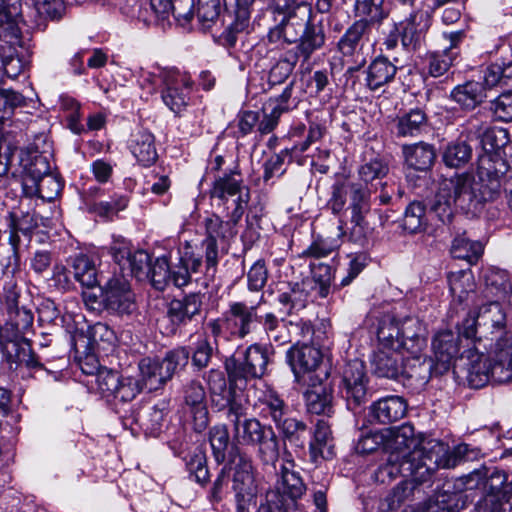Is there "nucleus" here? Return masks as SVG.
I'll return each mask as SVG.
<instances>
[{"instance_id":"obj_1","label":"nucleus","mask_w":512,"mask_h":512,"mask_svg":"<svg viewBox=\"0 0 512 512\" xmlns=\"http://www.w3.org/2000/svg\"><path fill=\"white\" fill-rule=\"evenodd\" d=\"M475 456V451L468 444L463 443L450 450L443 442L431 439L403 455L399 465L391 453L388 463L378 469L377 477L384 482L386 477L393 479L402 474L411 476L416 484H423L430 481L437 470L454 468L460 461H468Z\"/></svg>"},{"instance_id":"obj_2","label":"nucleus","mask_w":512,"mask_h":512,"mask_svg":"<svg viewBox=\"0 0 512 512\" xmlns=\"http://www.w3.org/2000/svg\"><path fill=\"white\" fill-rule=\"evenodd\" d=\"M506 163L500 157L481 155L476 175L457 174L442 183L453 197L455 207L476 215L486 202L496 200L501 193V175Z\"/></svg>"},{"instance_id":"obj_3","label":"nucleus","mask_w":512,"mask_h":512,"mask_svg":"<svg viewBox=\"0 0 512 512\" xmlns=\"http://www.w3.org/2000/svg\"><path fill=\"white\" fill-rule=\"evenodd\" d=\"M272 7L287 14L281 24L284 42L297 44L295 51L304 62L325 44V33L321 25L315 24L308 0H272Z\"/></svg>"},{"instance_id":"obj_4","label":"nucleus","mask_w":512,"mask_h":512,"mask_svg":"<svg viewBox=\"0 0 512 512\" xmlns=\"http://www.w3.org/2000/svg\"><path fill=\"white\" fill-rule=\"evenodd\" d=\"M266 302L264 294L258 296L257 301H234L229 304L225 313V324L232 336L244 339L255 332L261 324L269 340L279 345L291 341L286 321L279 319L273 312L264 315L259 313L262 304Z\"/></svg>"},{"instance_id":"obj_5","label":"nucleus","mask_w":512,"mask_h":512,"mask_svg":"<svg viewBox=\"0 0 512 512\" xmlns=\"http://www.w3.org/2000/svg\"><path fill=\"white\" fill-rule=\"evenodd\" d=\"M229 422L236 443L257 448V456L264 465H274L280 456V439L271 425L257 418L247 417V408L236 407Z\"/></svg>"},{"instance_id":"obj_6","label":"nucleus","mask_w":512,"mask_h":512,"mask_svg":"<svg viewBox=\"0 0 512 512\" xmlns=\"http://www.w3.org/2000/svg\"><path fill=\"white\" fill-rule=\"evenodd\" d=\"M377 338L384 347L396 348L408 355H418L427 346L426 328L412 316L396 319L385 315L379 323Z\"/></svg>"},{"instance_id":"obj_7","label":"nucleus","mask_w":512,"mask_h":512,"mask_svg":"<svg viewBox=\"0 0 512 512\" xmlns=\"http://www.w3.org/2000/svg\"><path fill=\"white\" fill-rule=\"evenodd\" d=\"M467 381L472 388H481L488 382L497 384L512 381V337L500 339L495 345V357L489 360L483 354L472 356Z\"/></svg>"},{"instance_id":"obj_8","label":"nucleus","mask_w":512,"mask_h":512,"mask_svg":"<svg viewBox=\"0 0 512 512\" xmlns=\"http://www.w3.org/2000/svg\"><path fill=\"white\" fill-rule=\"evenodd\" d=\"M259 405L261 416L271 419L283 441L304 448L307 424L293 416L288 404L275 391H266L259 398Z\"/></svg>"},{"instance_id":"obj_9","label":"nucleus","mask_w":512,"mask_h":512,"mask_svg":"<svg viewBox=\"0 0 512 512\" xmlns=\"http://www.w3.org/2000/svg\"><path fill=\"white\" fill-rule=\"evenodd\" d=\"M273 354L271 346L252 344L242 353H237L225 361L229 384L243 388L249 380L260 379L266 372Z\"/></svg>"},{"instance_id":"obj_10","label":"nucleus","mask_w":512,"mask_h":512,"mask_svg":"<svg viewBox=\"0 0 512 512\" xmlns=\"http://www.w3.org/2000/svg\"><path fill=\"white\" fill-rule=\"evenodd\" d=\"M236 224L237 223H234L232 220V213H230V219L228 221H223L217 215H212L205 220L206 238L203 241V247L205 249V272L204 280L201 283L203 287L207 288L209 283L214 281L219 261V243L224 244L227 240L236 235Z\"/></svg>"},{"instance_id":"obj_11","label":"nucleus","mask_w":512,"mask_h":512,"mask_svg":"<svg viewBox=\"0 0 512 512\" xmlns=\"http://www.w3.org/2000/svg\"><path fill=\"white\" fill-rule=\"evenodd\" d=\"M305 491L306 486L299 472L284 465L275 489L266 493L265 502L260 505L258 512H287L289 506L295 504Z\"/></svg>"},{"instance_id":"obj_12","label":"nucleus","mask_w":512,"mask_h":512,"mask_svg":"<svg viewBox=\"0 0 512 512\" xmlns=\"http://www.w3.org/2000/svg\"><path fill=\"white\" fill-rule=\"evenodd\" d=\"M210 195L224 205L232 198L234 208L231 213L234 223L242 218L250 199L249 189L243 185L242 175L237 167L214 180Z\"/></svg>"},{"instance_id":"obj_13","label":"nucleus","mask_w":512,"mask_h":512,"mask_svg":"<svg viewBox=\"0 0 512 512\" xmlns=\"http://www.w3.org/2000/svg\"><path fill=\"white\" fill-rule=\"evenodd\" d=\"M160 77L164 84L161 93L163 103L175 114L181 113L190 100L193 84L190 76L176 70H168L161 72Z\"/></svg>"},{"instance_id":"obj_14","label":"nucleus","mask_w":512,"mask_h":512,"mask_svg":"<svg viewBox=\"0 0 512 512\" xmlns=\"http://www.w3.org/2000/svg\"><path fill=\"white\" fill-rule=\"evenodd\" d=\"M368 377L360 360L347 363L343 371V393L349 410L356 411L368 401Z\"/></svg>"},{"instance_id":"obj_15","label":"nucleus","mask_w":512,"mask_h":512,"mask_svg":"<svg viewBox=\"0 0 512 512\" xmlns=\"http://www.w3.org/2000/svg\"><path fill=\"white\" fill-rule=\"evenodd\" d=\"M104 310L111 314L130 315L136 310L134 294L124 277H113L102 287Z\"/></svg>"},{"instance_id":"obj_16","label":"nucleus","mask_w":512,"mask_h":512,"mask_svg":"<svg viewBox=\"0 0 512 512\" xmlns=\"http://www.w3.org/2000/svg\"><path fill=\"white\" fill-rule=\"evenodd\" d=\"M184 404L191 415L193 429L203 432L209 424V412L206 401V391L200 381L191 380L183 389Z\"/></svg>"},{"instance_id":"obj_17","label":"nucleus","mask_w":512,"mask_h":512,"mask_svg":"<svg viewBox=\"0 0 512 512\" xmlns=\"http://www.w3.org/2000/svg\"><path fill=\"white\" fill-rule=\"evenodd\" d=\"M207 382L212 406L218 411H226L228 421L233 419L232 414L236 407L246 408L235 395L234 389L236 387L231 384L227 387L226 380L221 372L211 370Z\"/></svg>"},{"instance_id":"obj_18","label":"nucleus","mask_w":512,"mask_h":512,"mask_svg":"<svg viewBox=\"0 0 512 512\" xmlns=\"http://www.w3.org/2000/svg\"><path fill=\"white\" fill-rule=\"evenodd\" d=\"M4 307L7 314V320L1 330L4 332H17L25 334L32 327V310L21 304L20 295L14 289L9 290L4 298Z\"/></svg>"},{"instance_id":"obj_19","label":"nucleus","mask_w":512,"mask_h":512,"mask_svg":"<svg viewBox=\"0 0 512 512\" xmlns=\"http://www.w3.org/2000/svg\"><path fill=\"white\" fill-rule=\"evenodd\" d=\"M433 374H441L440 367L431 358L418 355H408L403 358V368L400 377L406 379L408 385L417 389L423 388L430 380Z\"/></svg>"},{"instance_id":"obj_20","label":"nucleus","mask_w":512,"mask_h":512,"mask_svg":"<svg viewBox=\"0 0 512 512\" xmlns=\"http://www.w3.org/2000/svg\"><path fill=\"white\" fill-rule=\"evenodd\" d=\"M287 362L289 363L297 382L301 377L315 371L322 361L321 351L312 345H295L287 351Z\"/></svg>"},{"instance_id":"obj_21","label":"nucleus","mask_w":512,"mask_h":512,"mask_svg":"<svg viewBox=\"0 0 512 512\" xmlns=\"http://www.w3.org/2000/svg\"><path fill=\"white\" fill-rule=\"evenodd\" d=\"M201 293H190L181 299H173L168 306L167 317L176 327L188 325L200 315L202 307Z\"/></svg>"},{"instance_id":"obj_22","label":"nucleus","mask_w":512,"mask_h":512,"mask_svg":"<svg viewBox=\"0 0 512 512\" xmlns=\"http://www.w3.org/2000/svg\"><path fill=\"white\" fill-rule=\"evenodd\" d=\"M404 353L396 348L384 347L379 342L371 359L373 372L379 377L398 379L403 368Z\"/></svg>"},{"instance_id":"obj_23","label":"nucleus","mask_w":512,"mask_h":512,"mask_svg":"<svg viewBox=\"0 0 512 512\" xmlns=\"http://www.w3.org/2000/svg\"><path fill=\"white\" fill-rule=\"evenodd\" d=\"M373 25L363 20H356L348 27L339 39L337 47L344 56H353L363 51L371 44V30Z\"/></svg>"},{"instance_id":"obj_24","label":"nucleus","mask_w":512,"mask_h":512,"mask_svg":"<svg viewBox=\"0 0 512 512\" xmlns=\"http://www.w3.org/2000/svg\"><path fill=\"white\" fill-rule=\"evenodd\" d=\"M233 489L236 496L245 500H254L257 495V484L254 476V467L251 458L239 454L235 460Z\"/></svg>"},{"instance_id":"obj_25","label":"nucleus","mask_w":512,"mask_h":512,"mask_svg":"<svg viewBox=\"0 0 512 512\" xmlns=\"http://www.w3.org/2000/svg\"><path fill=\"white\" fill-rule=\"evenodd\" d=\"M430 26L429 16L421 10H412L407 18L400 21L401 42L407 49H415L423 34Z\"/></svg>"},{"instance_id":"obj_26","label":"nucleus","mask_w":512,"mask_h":512,"mask_svg":"<svg viewBox=\"0 0 512 512\" xmlns=\"http://www.w3.org/2000/svg\"><path fill=\"white\" fill-rule=\"evenodd\" d=\"M189 249V247H186V250L180 256L179 264L171 269L170 282L178 288L187 286L193 280L199 282V278H193V276L200 272L202 258Z\"/></svg>"},{"instance_id":"obj_27","label":"nucleus","mask_w":512,"mask_h":512,"mask_svg":"<svg viewBox=\"0 0 512 512\" xmlns=\"http://www.w3.org/2000/svg\"><path fill=\"white\" fill-rule=\"evenodd\" d=\"M20 165L26 173L23 178V190L26 189V185L50 174V165L47 158L32 146L20 151Z\"/></svg>"},{"instance_id":"obj_28","label":"nucleus","mask_w":512,"mask_h":512,"mask_svg":"<svg viewBox=\"0 0 512 512\" xmlns=\"http://www.w3.org/2000/svg\"><path fill=\"white\" fill-rule=\"evenodd\" d=\"M20 165L26 173L23 178V190L26 189V185L50 174V165L47 158L32 146L20 151Z\"/></svg>"},{"instance_id":"obj_29","label":"nucleus","mask_w":512,"mask_h":512,"mask_svg":"<svg viewBox=\"0 0 512 512\" xmlns=\"http://www.w3.org/2000/svg\"><path fill=\"white\" fill-rule=\"evenodd\" d=\"M333 438L329 424L324 420H318L312 439L309 443L310 459L314 463L328 460L334 456Z\"/></svg>"},{"instance_id":"obj_30","label":"nucleus","mask_w":512,"mask_h":512,"mask_svg":"<svg viewBox=\"0 0 512 512\" xmlns=\"http://www.w3.org/2000/svg\"><path fill=\"white\" fill-rule=\"evenodd\" d=\"M21 17V0H0V38L8 43L20 37L18 21Z\"/></svg>"},{"instance_id":"obj_31","label":"nucleus","mask_w":512,"mask_h":512,"mask_svg":"<svg viewBox=\"0 0 512 512\" xmlns=\"http://www.w3.org/2000/svg\"><path fill=\"white\" fill-rule=\"evenodd\" d=\"M428 128V117L424 110L413 108L396 117L394 132L397 137H416Z\"/></svg>"},{"instance_id":"obj_32","label":"nucleus","mask_w":512,"mask_h":512,"mask_svg":"<svg viewBox=\"0 0 512 512\" xmlns=\"http://www.w3.org/2000/svg\"><path fill=\"white\" fill-rule=\"evenodd\" d=\"M373 418L382 424L402 419L407 413V403L400 396H388L373 403L370 407Z\"/></svg>"},{"instance_id":"obj_33","label":"nucleus","mask_w":512,"mask_h":512,"mask_svg":"<svg viewBox=\"0 0 512 512\" xmlns=\"http://www.w3.org/2000/svg\"><path fill=\"white\" fill-rule=\"evenodd\" d=\"M432 349L437 365L440 367V373H443L459 352L458 336L451 331L439 332L432 341Z\"/></svg>"},{"instance_id":"obj_34","label":"nucleus","mask_w":512,"mask_h":512,"mask_svg":"<svg viewBox=\"0 0 512 512\" xmlns=\"http://www.w3.org/2000/svg\"><path fill=\"white\" fill-rule=\"evenodd\" d=\"M397 66L388 58L378 56L367 68L366 85L371 91H376L389 84L395 78Z\"/></svg>"},{"instance_id":"obj_35","label":"nucleus","mask_w":512,"mask_h":512,"mask_svg":"<svg viewBox=\"0 0 512 512\" xmlns=\"http://www.w3.org/2000/svg\"><path fill=\"white\" fill-rule=\"evenodd\" d=\"M307 411L316 415L333 413V390L330 385L311 386L304 394Z\"/></svg>"},{"instance_id":"obj_36","label":"nucleus","mask_w":512,"mask_h":512,"mask_svg":"<svg viewBox=\"0 0 512 512\" xmlns=\"http://www.w3.org/2000/svg\"><path fill=\"white\" fill-rule=\"evenodd\" d=\"M129 149L143 166H150L158 158L155 137L147 130H139L132 134Z\"/></svg>"},{"instance_id":"obj_37","label":"nucleus","mask_w":512,"mask_h":512,"mask_svg":"<svg viewBox=\"0 0 512 512\" xmlns=\"http://www.w3.org/2000/svg\"><path fill=\"white\" fill-rule=\"evenodd\" d=\"M406 164L417 171H428L435 159L434 146L425 142H419L402 147Z\"/></svg>"},{"instance_id":"obj_38","label":"nucleus","mask_w":512,"mask_h":512,"mask_svg":"<svg viewBox=\"0 0 512 512\" xmlns=\"http://www.w3.org/2000/svg\"><path fill=\"white\" fill-rule=\"evenodd\" d=\"M414 435V427L408 423L392 428L389 431L388 447L394 451L393 453L396 456V460L403 458V455H407L410 452H406V450H409L411 447H413V449L419 447L426 441L423 440L419 444H416ZM429 440L430 439L427 441Z\"/></svg>"},{"instance_id":"obj_39","label":"nucleus","mask_w":512,"mask_h":512,"mask_svg":"<svg viewBox=\"0 0 512 512\" xmlns=\"http://www.w3.org/2000/svg\"><path fill=\"white\" fill-rule=\"evenodd\" d=\"M389 173L388 164L379 158L371 159L358 168L359 181L364 187L370 186L376 192L379 185H385L384 179Z\"/></svg>"},{"instance_id":"obj_40","label":"nucleus","mask_w":512,"mask_h":512,"mask_svg":"<svg viewBox=\"0 0 512 512\" xmlns=\"http://www.w3.org/2000/svg\"><path fill=\"white\" fill-rule=\"evenodd\" d=\"M139 379L144 389L155 391L161 388L168 380L159 359L143 358L139 362Z\"/></svg>"},{"instance_id":"obj_41","label":"nucleus","mask_w":512,"mask_h":512,"mask_svg":"<svg viewBox=\"0 0 512 512\" xmlns=\"http://www.w3.org/2000/svg\"><path fill=\"white\" fill-rule=\"evenodd\" d=\"M484 92L481 83L468 81L455 87L451 92V98L464 109H474L485 98Z\"/></svg>"},{"instance_id":"obj_42","label":"nucleus","mask_w":512,"mask_h":512,"mask_svg":"<svg viewBox=\"0 0 512 512\" xmlns=\"http://www.w3.org/2000/svg\"><path fill=\"white\" fill-rule=\"evenodd\" d=\"M350 204L348 209L351 217L361 219L370 211V197L374 192L370 186L364 187L362 183L350 182L348 184Z\"/></svg>"},{"instance_id":"obj_43","label":"nucleus","mask_w":512,"mask_h":512,"mask_svg":"<svg viewBox=\"0 0 512 512\" xmlns=\"http://www.w3.org/2000/svg\"><path fill=\"white\" fill-rule=\"evenodd\" d=\"M75 279L82 286L93 288L98 284L97 269L92 257L80 253L71 258Z\"/></svg>"},{"instance_id":"obj_44","label":"nucleus","mask_w":512,"mask_h":512,"mask_svg":"<svg viewBox=\"0 0 512 512\" xmlns=\"http://www.w3.org/2000/svg\"><path fill=\"white\" fill-rule=\"evenodd\" d=\"M61 189L62 183L60 180L50 173L36 182L33 181L32 184L26 185V189L23 191L29 197L37 196L51 202L60 194Z\"/></svg>"},{"instance_id":"obj_45","label":"nucleus","mask_w":512,"mask_h":512,"mask_svg":"<svg viewBox=\"0 0 512 512\" xmlns=\"http://www.w3.org/2000/svg\"><path fill=\"white\" fill-rule=\"evenodd\" d=\"M483 79L489 88L499 86L503 90H512V61L489 65L484 70Z\"/></svg>"},{"instance_id":"obj_46","label":"nucleus","mask_w":512,"mask_h":512,"mask_svg":"<svg viewBox=\"0 0 512 512\" xmlns=\"http://www.w3.org/2000/svg\"><path fill=\"white\" fill-rule=\"evenodd\" d=\"M308 297L309 293L306 282L302 281L290 283L288 290L279 294L278 301L280 304L287 307V312L290 314L305 308Z\"/></svg>"},{"instance_id":"obj_47","label":"nucleus","mask_w":512,"mask_h":512,"mask_svg":"<svg viewBox=\"0 0 512 512\" xmlns=\"http://www.w3.org/2000/svg\"><path fill=\"white\" fill-rule=\"evenodd\" d=\"M428 225L426 207L420 201H413L406 207L402 227L411 234L423 232Z\"/></svg>"},{"instance_id":"obj_48","label":"nucleus","mask_w":512,"mask_h":512,"mask_svg":"<svg viewBox=\"0 0 512 512\" xmlns=\"http://www.w3.org/2000/svg\"><path fill=\"white\" fill-rule=\"evenodd\" d=\"M355 11L361 17L360 20L373 26L380 24L389 15L385 0H356Z\"/></svg>"},{"instance_id":"obj_49","label":"nucleus","mask_w":512,"mask_h":512,"mask_svg":"<svg viewBox=\"0 0 512 512\" xmlns=\"http://www.w3.org/2000/svg\"><path fill=\"white\" fill-rule=\"evenodd\" d=\"M450 252L454 258L474 264L483 253V245L479 241H471L464 235H459L454 238Z\"/></svg>"},{"instance_id":"obj_50","label":"nucleus","mask_w":512,"mask_h":512,"mask_svg":"<svg viewBox=\"0 0 512 512\" xmlns=\"http://www.w3.org/2000/svg\"><path fill=\"white\" fill-rule=\"evenodd\" d=\"M510 142L508 130L501 127L487 128L481 136V146L485 153L494 157H502L497 153Z\"/></svg>"},{"instance_id":"obj_51","label":"nucleus","mask_w":512,"mask_h":512,"mask_svg":"<svg viewBox=\"0 0 512 512\" xmlns=\"http://www.w3.org/2000/svg\"><path fill=\"white\" fill-rule=\"evenodd\" d=\"M472 157V148L465 141L449 143L443 151L442 159L450 168H461L465 166Z\"/></svg>"},{"instance_id":"obj_52","label":"nucleus","mask_w":512,"mask_h":512,"mask_svg":"<svg viewBox=\"0 0 512 512\" xmlns=\"http://www.w3.org/2000/svg\"><path fill=\"white\" fill-rule=\"evenodd\" d=\"M486 286L497 298H506L512 293V277L505 270L491 269L485 274Z\"/></svg>"},{"instance_id":"obj_53","label":"nucleus","mask_w":512,"mask_h":512,"mask_svg":"<svg viewBox=\"0 0 512 512\" xmlns=\"http://www.w3.org/2000/svg\"><path fill=\"white\" fill-rule=\"evenodd\" d=\"M454 203L452 194L441 183L431 204V212L435 213L444 224L450 223L454 216Z\"/></svg>"},{"instance_id":"obj_54","label":"nucleus","mask_w":512,"mask_h":512,"mask_svg":"<svg viewBox=\"0 0 512 512\" xmlns=\"http://www.w3.org/2000/svg\"><path fill=\"white\" fill-rule=\"evenodd\" d=\"M189 357L190 351L186 347H178L165 354L160 363L168 380L188 364Z\"/></svg>"},{"instance_id":"obj_55","label":"nucleus","mask_w":512,"mask_h":512,"mask_svg":"<svg viewBox=\"0 0 512 512\" xmlns=\"http://www.w3.org/2000/svg\"><path fill=\"white\" fill-rule=\"evenodd\" d=\"M457 56L456 52L443 50L441 52L429 53L426 57L427 70L432 77L444 75L453 65Z\"/></svg>"},{"instance_id":"obj_56","label":"nucleus","mask_w":512,"mask_h":512,"mask_svg":"<svg viewBox=\"0 0 512 512\" xmlns=\"http://www.w3.org/2000/svg\"><path fill=\"white\" fill-rule=\"evenodd\" d=\"M209 440L213 455L218 463L226 458V451L230 443V436L226 425H217L211 428Z\"/></svg>"},{"instance_id":"obj_57","label":"nucleus","mask_w":512,"mask_h":512,"mask_svg":"<svg viewBox=\"0 0 512 512\" xmlns=\"http://www.w3.org/2000/svg\"><path fill=\"white\" fill-rule=\"evenodd\" d=\"M128 198L124 195H114L110 201H101L94 203H86L87 209L90 212L97 214L100 217L108 218L119 211L124 210L128 205Z\"/></svg>"},{"instance_id":"obj_58","label":"nucleus","mask_w":512,"mask_h":512,"mask_svg":"<svg viewBox=\"0 0 512 512\" xmlns=\"http://www.w3.org/2000/svg\"><path fill=\"white\" fill-rule=\"evenodd\" d=\"M300 55L289 52L284 58H281L270 70L269 82L272 85L283 83L294 70Z\"/></svg>"},{"instance_id":"obj_59","label":"nucleus","mask_w":512,"mask_h":512,"mask_svg":"<svg viewBox=\"0 0 512 512\" xmlns=\"http://www.w3.org/2000/svg\"><path fill=\"white\" fill-rule=\"evenodd\" d=\"M171 268L166 257H159L149 266V275L155 289L163 291L170 283Z\"/></svg>"},{"instance_id":"obj_60","label":"nucleus","mask_w":512,"mask_h":512,"mask_svg":"<svg viewBox=\"0 0 512 512\" xmlns=\"http://www.w3.org/2000/svg\"><path fill=\"white\" fill-rule=\"evenodd\" d=\"M311 273L317 294L321 298H326L330 293V285L332 279L331 267L324 263L310 264Z\"/></svg>"},{"instance_id":"obj_61","label":"nucleus","mask_w":512,"mask_h":512,"mask_svg":"<svg viewBox=\"0 0 512 512\" xmlns=\"http://www.w3.org/2000/svg\"><path fill=\"white\" fill-rule=\"evenodd\" d=\"M220 0H198L196 16L204 29H209L220 15Z\"/></svg>"},{"instance_id":"obj_62","label":"nucleus","mask_w":512,"mask_h":512,"mask_svg":"<svg viewBox=\"0 0 512 512\" xmlns=\"http://www.w3.org/2000/svg\"><path fill=\"white\" fill-rule=\"evenodd\" d=\"M484 325L490 324L492 327H502L505 323V313L498 301H493L480 307L477 320Z\"/></svg>"},{"instance_id":"obj_63","label":"nucleus","mask_w":512,"mask_h":512,"mask_svg":"<svg viewBox=\"0 0 512 512\" xmlns=\"http://www.w3.org/2000/svg\"><path fill=\"white\" fill-rule=\"evenodd\" d=\"M0 64L5 75L11 79H15L24 68V63L15 55V50L10 45L1 47Z\"/></svg>"},{"instance_id":"obj_64","label":"nucleus","mask_w":512,"mask_h":512,"mask_svg":"<svg viewBox=\"0 0 512 512\" xmlns=\"http://www.w3.org/2000/svg\"><path fill=\"white\" fill-rule=\"evenodd\" d=\"M38 16L44 20H59L65 14L63 0H32Z\"/></svg>"}]
</instances>
